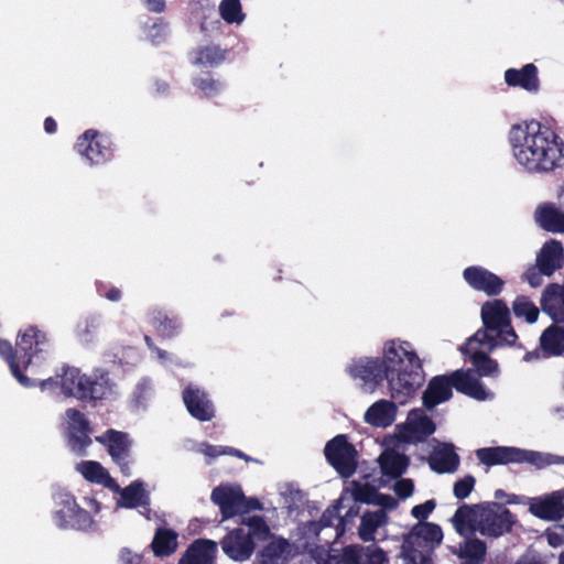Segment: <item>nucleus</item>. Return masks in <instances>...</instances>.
I'll return each mask as SVG.
<instances>
[{
	"label": "nucleus",
	"instance_id": "nucleus-47",
	"mask_svg": "<svg viewBox=\"0 0 564 564\" xmlns=\"http://www.w3.org/2000/svg\"><path fill=\"white\" fill-rule=\"evenodd\" d=\"M475 484L476 479L473 475H466L456 480L453 486L454 496L459 500L467 498L474 490Z\"/></svg>",
	"mask_w": 564,
	"mask_h": 564
},
{
	"label": "nucleus",
	"instance_id": "nucleus-13",
	"mask_svg": "<svg viewBox=\"0 0 564 564\" xmlns=\"http://www.w3.org/2000/svg\"><path fill=\"white\" fill-rule=\"evenodd\" d=\"M224 553L234 561H246L254 551V541L242 528L227 533L220 541Z\"/></svg>",
	"mask_w": 564,
	"mask_h": 564
},
{
	"label": "nucleus",
	"instance_id": "nucleus-19",
	"mask_svg": "<svg viewBox=\"0 0 564 564\" xmlns=\"http://www.w3.org/2000/svg\"><path fill=\"white\" fill-rule=\"evenodd\" d=\"M541 308L554 323H564V283H550L541 295Z\"/></svg>",
	"mask_w": 564,
	"mask_h": 564
},
{
	"label": "nucleus",
	"instance_id": "nucleus-22",
	"mask_svg": "<svg viewBox=\"0 0 564 564\" xmlns=\"http://www.w3.org/2000/svg\"><path fill=\"white\" fill-rule=\"evenodd\" d=\"M452 553L458 557L460 564H485L487 544L478 538L466 536Z\"/></svg>",
	"mask_w": 564,
	"mask_h": 564
},
{
	"label": "nucleus",
	"instance_id": "nucleus-34",
	"mask_svg": "<svg viewBox=\"0 0 564 564\" xmlns=\"http://www.w3.org/2000/svg\"><path fill=\"white\" fill-rule=\"evenodd\" d=\"M289 546L290 544L285 539L271 541L258 554V564H286Z\"/></svg>",
	"mask_w": 564,
	"mask_h": 564
},
{
	"label": "nucleus",
	"instance_id": "nucleus-26",
	"mask_svg": "<svg viewBox=\"0 0 564 564\" xmlns=\"http://www.w3.org/2000/svg\"><path fill=\"white\" fill-rule=\"evenodd\" d=\"M459 462V456L454 451V446L447 444L430 456L429 465L432 470L438 474H452L458 469Z\"/></svg>",
	"mask_w": 564,
	"mask_h": 564
},
{
	"label": "nucleus",
	"instance_id": "nucleus-43",
	"mask_svg": "<svg viewBox=\"0 0 564 564\" xmlns=\"http://www.w3.org/2000/svg\"><path fill=\"white\" fill-rule=\"evenodd\" d=\"M364 547L360 545L345 546L340 554H327L325 564H361Z\"/></svg>",
	"mask_w": 564,
	"mask_h": 564
},
{
	"label": "nucleus",
	"instance_id": "nucleus-12",
	"mask_svg": "<svg viewBox=\"0 0 564 564\" xmlns=\"http://www.w3.org/2000/svg\"><path fill=\"white\" fill-rule=\"evenodd\" d=\"M210 499L219 507L223 520H227L239 514L243 502V492L238 486L219 485L213 489Z\"/></svg>",
	"mask_w": 564,
	"mask_h": 564
},
{
	"label": "nucleus",
	"instance_id": "nucleus-38",
	"mask_svg": "<svg viewBox=\"0 0 564 564\" xmlns=\"http://www.w3.org/2000/svg\"><path fill=\"white\" fill-rule=\"evenodd\" d=\"M452 522L458 534L467 536L468 533H473L476 530L474 507L469 505L459 506L452 518Z\"/></svg>",
	"mask_w": 564,
	"mask_h": 564
},
{
	"label": "nucleus",
	"instance_id": "nucleus-48",
	"mask_svg": "<svg viewBox=\"0 0 564 564\" xmlns=\"http://www.w3.org/2000/svg\"><path fill=\"white\" fill-rule=\"evenodd\" d=\"M378 490L368 484L358 485L354 491V498L356 501L364 503H371L377 499Z\"/></svg>",
	"mask_w": 564,
	"mask_h": 564
},
{
	"label": "nucleus",
	"instance_id": "nucleus-39",
	"mask_svg": "<svg viewBox=\"0 0 564 564\" xmlns=\"http://www.w3.org/2000/svg\"><path fill=\"white\" fill-rule=\"evenodd\" d=\"M475 341L479 345H487L490 352L494 351L497 347L507 346V343L502 341V339L499 338L498 335L492 332V329H487L486 326L478 329L471 337L468 338L466 344L467 347L465 349L462 348V351L467 354L469 351L468 347L471 346V344Z\"/></svg>",
	"mask_w": 564,
	"mask_h": 564
},
{
	"label": "nucleus",
	"instance_id": "nucleus-4",
	"mask_svg": "<svg viewBox=\"0 0 564 564\" xmlns=\"http://www.w3.org/2000/svg\"><path fill=\"white\" fill-rule=\"evenodd\" d=\"M476 457L488 467L527 463L536 468H543L560 462L564 463V457L510 446L482 447L476 451Z\"/></svg>",
	"mask_w": 564,
	"mask_h": 564
},
{
	"label": "nucleus",
	"instance_id": "nucleus-8",
	"mask_svg": "<svg viewBox=\"0 0 564 564\" xmlns=\"http://www.w3.org/2000/svg\"><path fill=\"white\" fill-rule=\"evenodd\" d=\"M61 508L53 514L55 524L63 530L87 531L95 521L90 513L82 508L72 494L61 495Z\"/></svg>",
	"mask_w": 564,
	"mask_h": 564
},
{
	"label": "nucleus",
	"instance_id": "nucleus-5",
	"mask_svg": "<svg viewBox=\"0 0 564 564\" xmlns=\"http://www.w3.org/2000/svg\"><path fill=\"white\" fill-rule=\"evenodd\" d=\"M327 463L343 478L351 477L358 467V452L354 444L348 442L345 434H338L329 440L324 448Z\"/></svg>",
	"mask_w": 564,
	"mask_h": 564
},
{
	"label": "nucleus",
	"instance_id": "nucleus-63",
	"mask_svg": "<svg viewBox=\"0 0 564 564\" xmlns=\"http://www.w3.org/2000/svg\"><path fill=\"white\" fill-rule=\"evenodd\" d=\"M546 538L549 544L553 547H557L563 543V538L557 533H549Z\"/></svg>",
	"mask_w": 564,
	"mask_h": 564
},
{
	"label": "nucleus",
	"instance_id": "nucleus-52",
	"mask_svg": "<svg viewBox=\"0 0 564 564\" xmlns=\"http://www.w3.org/2000/svg\"><path fill=\"white\" fill-rule=\"evenodd\" d=\"M102 288H106V283L101 281L96 282V289L100 296L106 297L111 302H118L121 299V291L116 286H110L107 291H102Z\"/></svg>",
	"mask_w": 564,
	"mask_h": 564
},
{
	"label": "nucleus",
	"instance_id": "nucleus-58",
	"mask_svg": "<svg viewBox=\"0 0 564 564\" xmlns=\"http://www.w3.org/2000/svg\"><path fill=\"white\" fill-rule=\"evenodd\" d=\"M203 453H204V455H206L208 457L215 458V457H218L219 455L226 454L227 452L223 451L218 446L205 444L204 448H203Z\"/></svg>",
	"mask_w": 564,
	"mask_h": 564
},
{
	"label": "nucleus",
	"instance_id": "nucleus-29",
	"mask_svg": "<svg viewBox=\"0 0 564 564\" xmlns=\"http://www.w3.org/2000/svg\"><path fill=\"white\" fill-rule=\"evenodd\" d=\"M0 356L8 364L12 376L18 380V382L23 387H32L33 382L29 377H26L22 371V364L20 362V352H18V347L13 348L10 341L6 339H0Z\"/></svg>",
	"mask_w": 564,
	"mask_h": 564
},
{
	"label": "nucleus",
	"instance_id": "nucleus-50",
	"mask_svg": "<svg viewBox=\"0 0 564 564\" xmlns=\"http://www.w3.org/2000/svg\"><path fill=\"white\" fill-rule=\"evenodd\" d=\"M436 507L434 499L426 500L424 503L416 505L412 508L411 514L415 519L423 521L433 512Z\"/></svg>",
	"mask_w": 564,
	"mask_h": 564
},
{
	"label": "nucleus",
	"instance_id": "nucleus-59",
	"mask_svg": "<svg viewBox=\"0 0 564 564\" xmlns=\"http://www.w3.org/2000/svg\"><path fill=\"white\" fill-rule=\"evenodd\" d=\"M199 88L206 94V95H213L214 91L217 90V85L210 79H202L198 84Z\"/></svg>",
	"mask_w": 564,
	"mask_h": 564
},
{
	"label": "nucleus",
	"instance_id": "nucleus-17",
	"mask_svg": "<svg viewBox=\"0 0 564 564\" xmlns=\"http://www.w3.org/2000/svg\"><path fill=\"white\" fill-rule=\"evenodd\" d=\"M98 133L94 130L86 131L77 142L78 152L90 163L99 164L110 156V149L106 139H97Z\"/></svg>",
	"mask_w": 564,
	"mask_h": 564
},
{
	"label": "nucleus",
	"instance_id": "nucleus-7",
	"mask_svg": "<svg viewBox=\"0 0 564 564\" xmlns=\"http://www.w3.org/2000/svg\"><path fill=\"white\" fill-rule=\"evenodd\" d=\"M18 352H20V362L22 371L26 369L34 359H45L52 348V343L47 334L36 326H29L20 332L17 337Z\"/></svg>",
	"mask_w": 564,
	"mask_h": 564
},
{
	"label": "nucleus",
	"instance_id": "nucleus-25",
	"mask_svg": "<svg viewBox=\"0 0 564 564\" xmlns=\"http://www.w3.org/2000/svg\"><path fill=\"white\" fill-rule=\"evenodd\" d=\"M397 406L394 402L380 400L375 402L365 413V421L372 426L387 427L395 419Z\"/></svg>",
	"mask_w": 564,
	"mask_h": 564
},
{
	"label": "nucleus",
	"instance_id": "nucleus-21",
	"mask_svg": "<svg viewBox=\"0 0 564 564\" xmlns=\"http://www.w3.org/2000/svg\"><path fill=\"white\" fill-rule=\"evenodd\" d=\"M217 543L208 539L195 540L182 555L178 564H214Z\"/></svg>",
	"mask_w": 564,
	"mask_h": 564
},
{
	"label": "nucleus",
	"instance_id": "nucleus-28",
	"mask_svg": "<svg viewBox=\"0 0 564 564\" xmlns=\"http://www.w3.org/2000/svg\"><path fill=\"white\" fill-rule=\"evenodd\" d=\"M505 79L508 85L519 86L528 91H536L539 88L536 67L533 64H527L521 69H508Z\"/></svg>",
	"mask_w": 564,
	"mask_h": 564
},
{
	"label": "nucleus",
	"instance_id": "nucleus-35",
	"mask_svg": "<svg viewBox=\"0 0 564 564\" xmlns=\"http://www.w3.org/2000/svg\"><path fill=\"white\" fill-rule=\"evenodd\" d=\"M387 522V513L384 510L367 511L362 514L360 525L358 528V535L364 542H372L375 533Z\"/></svg>",
	"mask_w": 564,
	"mask_h": 564
},
{
	"label": "nucleus",
	"instance_id": "nucleus-57",
	"mask_svg": "<svg viewBox=\"0 0 564 564\" xmlns=\"http://www.w3.org/2000/svg\"><path fill=\"white\" fill-rule=\"evenodd\" d=\"M516 564H543V561L534 552H527L518 558Z\"/></svg>",
	"mask_w": 564,
	"mask_h": 564
},
{
	"label": "nucleus",
	"instance_id": "nucleus-46",
	"mask_svg": "<svg viewBox=\"0 0 564 564\" xmlns=\"http://www.w3.org/2000/svg\"><path fill=\"white\" fill-rule=\"evenodd\" d=\"M224 59V52L217 47H206L196 53L194 63L203 66H213Z\"/></svg>",
	"mask_w": 564,
	"mask_h": 564
},
{
	"label": "nucleus",
	"instance_id": "nucleus-15",
	"mask_svg": "<svg viewBox=\"0 0 564 564\" xmlns=\"http://www.w3.org/2000/svg\"><path fill=\"white\" fill-rule=\"evenodd\" d=\"M463 275L473 289L482 291L489 296L498 295L503 289V281L481 267H468Z\"/></svg>",
	"mask_w": 564,
	"mask_h": 564
},
{
	"label": "nucleus",
	"instance_id": "nucleus-16",
	"mask_svg": "<svg viewBox=\"0 0 564 564\" xmlns=\"http://www.w3.org/2000/svg\"><path fill=\"white\" fill-rule=\"evenodd\" d=\"M453 389L469 398L478 401H485L489 392L484 384L474 376L470 369H458L449 373Z\"/></svg>",
	"mask_w": 564,
	"mask_h": 564
},
{
	"label": "nucleus",
	"instance_id": "nucleus-14",
	"mask_svg": "<svg viewBox=\"0 0 564 564\" xmlns=\"http://www.w3.org/2000/svg\"><path fill=\"white\" fill-rule=\"evenodd\" d=\"M182 397L188 413L194 419L200 422H208L214 419V404L204 390L188 386L183 390Z\"/></svg>",
	"mask_w": 564,
	"mask_h": 564
},
{
	"label": "nucleus",
	"instance_id": "nucleus-45",
	"mask_svg": "<svg viewBox=\"0 0 564 564\" xmlns=\"http://www.w3.org/2000/svg\"><path fill=\"white\" fill-rule=\"evenodd\" d=\"M243 523L249 528L246 534H250L251 539L265 540L269 536V527L261 516H251L243 520Z\"/></svg>",
	"mask_w": 564,
	"mask_h": 564
},
{
	"label": "nucleus",
	"instance_id": "nucleus-61",
	"mask_svg": "<svg viewBox=\"0 0 564 564\" xmlns=\"http://www.w3.org/2000/svg\"><path fill=\"white\" fill-rule=\"evenodd\" d=\"M377 501L379 505L384 506V507H392L395 503L394 499L391 496L379 494V492L377 496Z\"/></svg>",
	"mask_w": 564,
	"mask_h": 564
},
{
	"label": "nucleus",
	"instance_id": "nucleus-49",
	"mask_svg": "<svg viewBox=\"0 0 564 564\" xmlns=\"http://www.w3.org/2000/svg\"><path fill=\"white\" fill-rule=\"evenodd\" d=\"M387 561L386 553L380 547H364L361 564H383Z\"/></svg>",
	"mask_w": 564,
	"mask_h": 564
},
{
	"label": "nucleus",
	"instance_id": "nucleus-44",
	"mask_svg": "<svg viewBox=\"0 0 564 564\" xmlns=\"http://www.w3.org/2000/svg\"><path fill=\"white\" fill-rule=\"evenodd\" d=\"M219 13L227 23L240 24L245 20L240 0H223Z\"/></svg>",
	"mask_w": 564,
	"mask_h": 564
},
{
	"label": "nucleus",
	"instance_id": "nucleus-41",
	"mask_svg": "<svg viewBox=\"0 0 564 564\" xmlns=\"http://www.w3.org/2000/svg\"><path fill=\"white\" fill-rule=\"evenodd\" d=\"M512 311L516 317H523L529 324L535 323L540 311L538 306L524 295H519L512 303Z\"/></svg>",
	"mask_w": 564,
	"mask_h": 564
},
{
	"label": "nucleus",
	"instance_id": "nucleus-55",
	"mask_svg": "<svg viewBox=\"0 0 564 564\" xmlns=\"http://www.w3.org/2000/svg\"><path fill=\"white\" fill-rule=\"evenodd\" d=\"M542 275L544 274L540 272L539 268H530L525 272L527 281L532 288H538L542 284Z\"/></svg>",
	"mask_w": 564,
	"mask_h": 564
},
{
	"label": "nucleus",
	"instance_id": "nucleus-37",
	"mask_svg": "<svg viewBox=\"0 0 564 564\" xmlns=\"http://www.w3.org/2000/svg\"><path fill=\"white\" fill-rule=\"evenodd\" d=\"M564 249H541L536 257V268L544 275H552L562 267Z\"/></svg>",
	"mask_w": 564,
	"mask_h": 564
},
{
	"label": "nucleus",
	"instance_id": "nucleus-18",
	"mask_svg": "<svg viewBox=\"0 0 564 564\" xmlns=\"http://www.w3.org/2000/svg\"><path fill=\"white\" fill-rule=\"evenodd\" d=\"M453 397V387L448 375L433 377L422 395L423 405L427 410H433L441 403L448 401Z\"/></svg>",
	"mask_w": 564,
	"mask_h": 564
},
{
	"label": "nucleus",
	"instance_id": "nucleus-9",
	"mask_svg": "<svg viewBox=\"0 0 564 564\" xmlns=\"http://www.w3.org/2000/svg\"><path fill=\"white\" fill-rule=\"evenodd\" d=\"M65 416L68 422L67 445L76 455L85 456L93 443L90 422L82 411L74 408L67 409Z\"/></svg>",
	"mask_w": 564,
	"mask_h": 564
},
{
	"label": "nucleus",
	"instance_id": "nucleus-3",
	"mask_svg": "<svg viewBox=\"0 0 564 564\" xmlns=\"http://www.w3.org/2000/svg\"><path fill=\"white\" fill-rule=\"evenodd\" d=\"M57 377L63 393L82 402L96 404L108 399L115 388L109 371L104 368H96L90 375H86L82 373L79 368L64 365Z\"/></svg>",
	"mask_w": 564,
	"mask_h": 564
},
{
	"label": "nucleus",
	"instance_id": "nucleus-33",
	"mask_svg": "<svg viewBox=\"0 0 564 564\" xmlns=\"http://www.w3.org/2000/svg\"><path fill=\"white\" fill-rule=\"evenodd\" d=\"M119 506L133 509L140 506H149L150 498L143 488V482L135 480L120 491Z\"/></svg>",
	"mask_w": 564,
	"mask_h": 564
},
{
	"label": "nucleus",
	"instance_id": "nucleus-53",
	"mask_svg": "<svg viewBox=\"0 0 564 564\" xmlns=\"http://www.w3.org/2000/svg\"><path fill=\"white\" fill-rule=\"evenodd\" d=\"M119 557L121 564H145L143 555L134 553L128 547H123L120 551Z\"/></svg>",
	"mask_w": 564,
	"mask_h": 564
},
{
	"label": "nucleus",
	"instance_id": "nucleus-62",
	"mask_svg": "<svg viewBox=\"0 0 564 564\" xmlns=\"http://www.w3.org/2000/svg\"><path fill=\"white\" fill-rule=\"evenodd\" d=\"M495 498L496 499L507 498V503H516L517 502V496L516 495H507L502 489H497L495 491Z\"/></svg>",
	"mask_w": 564,
	"mask_h": 564
},
{
	"label": "nucleus",
	"instance_id": "nucleus-1",
	"mask_svg": "<svg viewBox=\"0 0 564 564\" xmlns=\"http://www.w3.org/2000/svg\"><path fill=\"white\" fill-rule=\"evenodd\" d=\"M349 376L372 387L388 381L391 398L399 404H405L414 397L424 381L421 360L411 344L389 340L383 347L381 358H359L347 367Z\"/></svg>",
	"mask_w": 564,
	"mask_h": 564
},
{
	"label": "nucleus",
	"instance_id": "nucleus-20",
	"mask_svg": "<svg viewBox=\"0 0 564 564\" xmlns=\"http://www.w3.org/2000/svg\"><path fill=\"white\" fill-rule=\"evenodd\" d=\"M530 511L543 520H561L564 517V495L561 491H554L544 498L536 499L531 503Z\"/></svg>",
	"mask_w": 564,
	"mask_h": 564
},
{
	"label": "nucleus",
	"instance_id": "nucleus-36",
	"mask_svg": "<svg viewBox=\"0 0 564 564\" xmlns=\"http://www.w3.org/2000/svg\"><path fill=\"white\" fill-rule=\"evenodd\" d=\"M151 323L158 335L163 338L176 336L181 328L178 318L176 316H170L163 311H154L152 313Z\"/></svg>",
	"mask_w": 564,
	"mask_h": 564
},
{
	"label": "nucleus",
	"instance_id": "nucleus-6",
	"mask_svg": "<svg viewBox=\"0 0 564 564\" xmlns=\"http://www.w3.org/2000/svg\"><path fill=\"white\" fill-rule=\"evenodd\" d=\"M481 321L487 329H492L507 346H514L518 335L511 325L510 310L502 300H492L482 304Z\"/></svg>",
	"mask_w": 564,
	"mask_h": 564
},
{
	"label": "nucleus",
	"instance_id": "nucleus-32",
	"mask_svg": "<svg viewBox=\"0 0 564 564\" xmlns=\"http://www.w3.org/2000/svg\"><path fill=\"white\" fill-rule=\"evenodd\" d=\"M379 464L384 476L397 479L406 470L409 458L404 454L390 451L380 455Z\"/></svg>",
	"mask_w": 564,
	"mask_h": 564
},
{
	"label": "nucleus",
	"instance_id": "nucleus-10",
	"mask_svg": "<svg viewBox=\"0 0 564 564\" xmlns=\"http://www.w3.org/2000/svg\"><path fill=\"white\" fill-rule=\"evenodd\" d=\"M96 441L105 445L113 462L120 467L123 475L130 476V448L131 441L124 432L113 429L107 430L102 435L97 436Z\"/></svg>",
	"mask_w": 564,
	"mask_h": 564
},
{
	"label": "nucleus",
	"instance_id": "nucleus-54",
	"mask_svg": "<svg viewBox=\"0 0 564 564\" xmlns=\"http://www.w3.org/2000/svg\"><path fill=\"white\" fill-rule=\"evenodd\" d=\"M262 505L257 498H247L243 495V502L240 507L239 514H245L253 510H261Z\"/></svg>",
	"mask_w": 564,
	"mask_h": 564
},
{
	"label": "nucleus",
	"instance_id": "nucleus-56",
	"mask_svg": "<svg viewBox=\"0 0 564 564\" xmlns=\"http://www.w3.org/2000/svg\"><path fill=\"white\" fill-rule=\"evenodd\" d=\"M410 564H433L432 557L429 554H424L421 551L413 550L409 554Z\"/></svg>",
	"mask_w": 564,
	"mask_h": 564
},
{
	"label": "nucleus",
	"instance_id": "nucleus-64",
	"mask_svg": "<svg viewBox=\"0 0 564 564\" xmlns=\"http://www.w3.org/2000/svg\"><path fill=\"white\" fill-rule=\"evenodd\" d=\"M150 10L162 11L164 8V0H147Z\"/></svg>",
	"mask_w": 564,
	"mask_h": 564
},
{
	"label": "nucleus",
	"instance_id": "nucleus-60",
	"mask_svg": "<svg viewBox=\"0 0 564 564\" xmlns=\"http://www.w3.org/2000/svg\"><path fill=\"white\" fill-rule=\"evenodd\" d=\"M337 507H334L333 510L330 509H327L323 516H322V519H321V522L323 523V525L325 527H330L332 525V518L333 517H337Z\"/></svg>",
	"mask_w": 564,
	"mask_h": 564
},
{
	"label": "nucleus",
	"instance_id": "nucleus-51",
	"mask_svg": "<svg viewBox=\"0 0 564 564\" xmlns=\"http://www.w3.org/2000/svg\"><path fill=\"white\" fill-rule=\"evenodd\" d=\"M414 484L409 478L400 479L394 485V492L401 499H405L413 494Z\"/></svg>",
	"mask_w": 564,
	"mask_h": 564
},
{
	"label": "nucleus",
	"instance_id": "nucleus-40",
	"mask_svg": "<svg viewBox=\"0 0 564 564\" xmlns=\"http://www.w3.org/2000/svg\"><path fill=\"white\" fill-rule=\"evenodd\" d=\"M470 361L480 377L496 376L499 372L498 362L482 350L470 354Z\"/></svg>",
	"mask_w": 564,
	"mask_h": 564
},
{
	"label": "nucleus",
	"instance_id": "nucleus-27",
	"mask_svg": "<svg viewBox=\"0 0 564 564\" xmlns=\"http://www.w3.org/2000/svg\"><path fill=\"white\" fill-rule=\"evenodd\" d=\"M77 470L90 482L102 485L112 490H119L117 481L99 462L84 460L77 465Z\"/></svg>",
	"mask_w": 564,
	"mask_h": 564
},
{
	"label": "nucleus",
	"instance_id": "nucleus-2",
	"mask_svg": "<svg viewBox=\"0 0 564 564\" xmlns=\"http://www.w3.org/2000/svg\"><path fill=\"white\" fill-rule=\"evenodd\" d=\"M511 152L530 173H547L564 164V143L550 127L532 120L509 132Z\"/></svg>",
	"mask_w": 564,
	"mask_h": 564
},
{
	"label": "nucleus",
	"instance_id": "nucleus-11",
	"mask_svg": "<svg viewBox=\"0 0 564 564\" xmlns=\"http://www.w3.org/2000/svg\"><path fill=\"white\" fill-rule=\"evenodd\" d=\"M497 510L485 512L477 525L479 533L487 538H499L512 530L516 522L511 511L502 505L495 503Z\"/></svg>",
	"mask_w": 564,
	"mask_h": 564
},
{
	"label": "nucleus",
	"instance_id": "nucleus-42",
	"mask_svg": "<svg viewBox=\"0 0 564 564\" xmlns=\"http://www.w3.org/2000/svg\"><path fill=\"white\" fill-rule=\"evenodd\" d=\"M412 534L415 538L422 539L425 542L431 543L432 545L441 544L443 540V531L442 528L433 522H420L412 529Z\"/></svg>",
	"mask_w": 564,
	"mask_h": 564
},
{
	"label": "nucleus",
	"instance_id": "nucleus-24",
	"mask_svg": "<svg viewBox=\"0 0 564 564\" xmlns=\"http://www.w3.org/2000/svg\"><path fill=\"white\" fill-rule=\"evenodd\" d=\"M535 223L544 230L551 232L564 231V210L554 204L545 203L536 207L534 212Z\"/></svg>",
	"mask_w": 564,
	"mask_h": 564
},
{
	"label": "nucleus",
	"instance_id": "nucleus-30",
	"mask_svg": "<svg viewBox=\"0 0 564 564\" xmlns=\"http://www.w3.org/2000/svg\"><path fill=\"white\" fill-rule=\"evenodd\" d=\"M557 324L550 325L540 337V346L547 356L564 354V327Z\"/></svg>",
	"mask_w": 564,
	"mask_h": 564
},
{
	"label": "nucleus",
	"instance_id": "nucleus-23",
	"mask_svg": "<svg viewBox=\"0 0 564 564\" xmlns=\"http://www.w3.org/2000/svg\"><path fill=\"white\" fill-rule=\"evenodd\" d=\"M409 422L406 424L408 438L420 443L426 441L435 430L436 425L433 420L427 416L423 410L414 409L409 413Z\"/></svg>",
	"mask_w": 564,
	"mask_h": 564
},
{
	"label": "nucleus",
	"instance_id": "nucleus-31",
	"mask_svg": "<svg viewBox=\"0 0 564 564\" xmlns=\"http://www.w3.org/2000/svg\"><path fill=\"white\" fill-rule=\"evenodd\" d=\"M177 533L172 529L159 528L151 542V550L158 557L172 555L177 549Z\"/></svg>",
	"mask_w": 564,
	"mask_h": 564
}]
</instances>
